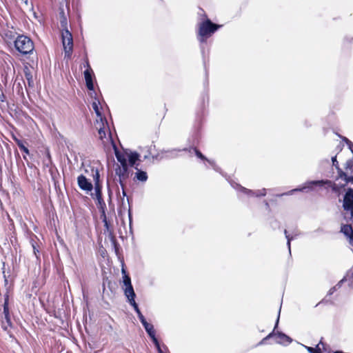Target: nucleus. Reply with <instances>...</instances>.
Returning a JSON list of instances; mask_svg holds the SVG:
<instances>
[{
    "label": "nucleus",
    "mask_w": 353,
    "mask_h": 353,
    "mask_svg": "<svg viewBox=\"0 0 353 353\" xmlns=\"http://www.w3.org/2000/svg\"><path fill=\"white\" fill-rule=\"evenodd\" d=\"M92 107L97 115V119H99V121L106 120L102 113L103 108L100 104L99 101L97 98H95L92 103Z\"/></svg>",
    "instance_id": "f8f14e48"
},
{
    "label": "nucleus",
    "mask_w": 353,
    "mask_h": 353,
    "mask_svg": "<svg viewBox=\"0 0 353 353\" xmlns=\"http://www.w3.org/2000/svg\"><path fill=\"white\" fill-rule=\"evenodd\" d=\"M343 141L346 143V144L348 145L349 149L353 153V143L345 137L343 139Z\"/></svg>",
    "instance_id": "c756f323"
},
{
    "label": "nucleus",
    "mask_w": 353,
    "mask_h": 353,
    "mask_svg": "<svg viewBox=\"0 0 353 353\" xmlns=\"http://www.w3.org/2000/svg\"><path fill=\"white\" fill-rule=\"evenodd\" d=\"M315 187L330 188H334L333 183L330 180L309 181L305 182L301 188H295L285 193L286 195H291L295 192H303L313 190Z\"/></svg>",
    "instance_id": "f03ea898"
},
{
    "label": "nucleus",
    "mask_w": 353,
    "mask_h": 353,
    "mask_svg": "<svg viewBox=\"0 0 353 353\" xmlns=\"http://www.w3.org/2000/svg\"><path fill=\"white\" fill-rule=\"evenodd\" d=\"M115 174L119 177V181L122 188H123V182L128 177V165H117L115 168ZM123 195H126L124 189H123Z\"/></svg>",
    "instance_id": "423d86ee"
},
{
    "label": "nucleus",
    "mask_w": 353,
    "mask_h": 353,
    "mask_svg": "<svg viewBox=\"0 0 353 353\" xmlns=\"http://www.w3.org/2000/svg\"><path fill=\"white\" fill-rule=\"evenodd\" d=\"M95 127L98 130L99 139L103 141V143L105 144L110 142L113 145L114 148H115L109 131L107 121L104 120L99 121V119H96Z\"/></svg>",
    "instance_id": "20e7f679"
},
{
    "label": "nucleus",
    "mask_w": 353,
    "mask_h": 353,
    "mask_svg": "<svg viewBox=\"0 0 353 353\" xmlns=\"http://www.w3.org/2000/svg\"><path fill=\"white\" fill-rule=\"evenodd\" d=\"M3 313L5 315V318L8 322H9V310H8V302L6 301L3 305Z\"/></svg>",
    "instance_id": "a878e982"
},
{
    "label": "nucleus",
    "mask_w": 353,
    "mask_h": 353,
    "mask_svg": "<svg viewBox=\"0 0 353 353\" xmlns=\"http://www.w3.org/2000/svg\"><path fill=\"white\" fill-rule=\"evenodd\" d=\"M123 285L122 288L132 286L131 283V279L129 276H123Z\"/></svg>",
    "instance_id": "b1692460"
},
{
    "label": "nucleus",
    "mask_w": 353,
    "mask_h": 353,
    "mask_svg": "<svg viewBox=\"0 0 353 353\" xmlns=\"http://www.w3.org/2000/svg\"><path fill=\"white\" fill-rule=\"evenodd\" d=\"M332 161L333 166H334L336 168L339 169V164H338V161H336V156L332 157Z\"/></svg>",
    "instance_id": "2f4dec72"
},
{
    "label": "nucleus",
    "mask_w": 353,
    "mask_h": 353,
    "mask_svg": "<svg viewBox=\"0 0 353 353\" xmlns=\"http://www.w3.org/2000/svg\"><path fill=\"white\" fill-rule=\"evenodd\" d=\"M220 26L213 23L210 19L201 22L199 26L198 39L201 43H205Z\"/></svg>",
    "instance_id": "f257e3e1"
},
{
    "label": "nucleus",
    "mask_w": 353,
    "mask_h": 353,
    "mask_svg": "<svg viewBox=\"0 0 353 353\" xmlns=\"http://www.w3.org/2000/svg\"><path fill=\"white\" fill-rule=\"evenodd\" d=\"M347 279H346V277H345L343 279H342L336 286L332 288L330 290H329V292L328 294L330 295V294H332L336 290L337 288H339L341 287V283H342L344 280H347Z\"/></svg>",
    "instance_id": "bb28decb"
},
{
    "label": "nucleus",
    "mask_w": 353,
    "mask_h": 353,
    "mask_svg": "<svg viewBox=\"0 0 353 353\" xmlns=\"http://www.w3.org/2000/svg\"><path fill=\"white\" fill-rule=\"evenodd\" d=\"M273 336L276 337V343H277L281 344L283 345H287L290 344L292 341L290 336H287L286 334H285L282 332H278L276 333L272 332V333L269 334L265 338H264L259 343V345L263 344V341L265 340L270 339V338L272 337Z\"/></svg>",
    "instance_id": "0eeeda50"
},
{
    "label": "nucleus",
    "mask_w": 353,
    "mask_h": 353,
    "mask_svg": "<svg viewBox=\"0 0 353 353\" xmlns=\"http://www.w3.org/2000/svg\"><path fill=\"white\" fill-rule=\"evenodd\" d=\"M279 320V315L278 316V318H277V319H276V325H275L274 329H275V328L277 327V325H278Z\"/></svg>",
    "instance_id": "c9c22d12"
},
{
    "label": "nucleus",
    "mask_w": 353,
    "mask_h": 353,
    "mask_svg": "<svg viewBox=\"0 0 353 353\" xmlns=\"http://www.w3.org/2000/svg\"><path fill=\"white\" fill-rule=\"evenodd\" d=\"M148 335L152 338L153 342L155 343L157 347H158L159 352H161L159 345L158 343V341L157 338L155 337V330L154 329V327L152 324H150L148 327H144Z\"/></svg>",
    "instance_id": "2eb2a0df"
},
{
    "label": "nucleus",
    "mask_w": 353,
    "mask_h": 353,
    "mask_svg": "<svg viewBox=\"0 0 353 353\" xmlns=\"http://www.w3.org/2000/svg\"><path fill=\"white\" fill-rule=\"evenodd\" d=\"M14 47L20 53L27 54L34 50V43L28 37L20 35L14 41Z\"/></svg>",
    "instance_id": "7ed1b4c3"
},
{
    "label": "nucleus",
    "mask_w": 353,
    "mask_h": 353,
    "mask_svg": "<svg viewBox=\"0 0 353 353\" xmlns=\"http://www.w3.org/2000/svg\"><path fill=\"white\" fill-rule=\"evenodd\" d=\"M284 233H285V237L287 239V245H288V249H289V252L290 253L291 252L290 242L296 236H298V234L295 233L294 235L290 236V234H288V232H287L286 230H285Z\"/></svg>",
    "instance_id": "4be33fe9"
},
{
    "label": "nucleus",
    "mask_w": 353,
    "mask_h": 353,
    "mask_svg": "<svg viewBox=\"0 0 353 353\" xmlns=\"http://www.w3.org/2000/svg\"><path fill=\"white\" fill-rule=\"evenodd\" d=\"M97 201H98L99 205H100V208L101 209V211H102V214L103 216V222L105 223V225L108 227V222L106 220V216H105V210H104L105 204L102 197H101L100 200H97Z\"/></svg>",
    "instance_id": "412c9836"
},
{
    "label": "nucleus",
    "mask_w": 353,
    "mask_h": 353,
    "mask_svg": "<svg viewBox=\"0 0 353 353\" xmlns=\"http://www.w3.org/2000/svg\"><path fill=\"white\" fill-rule=\"evenodd\" d=\"M141 323H142V325H143L144 327H148V325L150 324V323H148L146 321V320H145L144 321H141Z\"/></svg>",
    "instance_id": "72a5a7b5"
},
{
    "label": "nucleus",
    "mask_w": 353,
    "mask_h": 353,
    "mask_svg": "<svg viewBox=\"0 0 353 353\" xmlns=\"http://www.w3.org/2000/svg\"><path fill=\"white\" fill-rule=\"evenodd\" d=\"M115 150V155L117 157V161L121 163L120 165H127V155L126 152L125 154H121L119 153L116 147L114 148Z\"/></svg>",
    "instance_id": "6ab92c4d"
},
{
    "label": "nucleus",
    "mask_w": 353,
    "mask_h": 353,
    "mask_svg": "<svg viewBox=\"0 0 353 353\" xmlns=\"http://www.w3.org/2000/svg\"><path fill=\"white\" fill-rule=\"evenodd\" d=\"M26 79L28 81V84L29 87H32L34 85V81L32 79V77L30 75V73L26 74Z\"/></svg>",
    "instance_id": "cd10ccee"
},
{
    "label": "nucleus",
    "mask_w": 353,
    "mask_h": 353,
    "mask_svg": "<svg viewBox=\"0 0 353 353\" xmlns=\"http://www.w3.org/2000/svg\"><path fill=\"white\" fill-rule=\"evenodd\" d=\"M135 178L139 181L145 182L148 179V174L145 172L137 169Z\"/></svg>",
    "instance_id": "aec40b11"
},
{
    "label": "nucleus",
    "mask_w": 353,
    "mask_h": 353,
    "mask_svg": "<svg viewBox=\"0 0 353 353\" xmlns=\"http://www.w3.org/2000/svg\"><path fill=\"white\" fill-rule=\"evenodd\" d=\"M122 289H123V290L124 292L125 296L128 299V301L129 303L132 306L136 305L137 303H136L135 299H134L135 296H136V294H135V292L134 291L133 287L130 286V287H127V288H122Z\"/></svg>",
    "instance_id": "ddd939ff"
},
{
    "label": "nucleus",
    "mask_w": 353,
    "mask_h": 353,
    "mask_svg": "<svg viewBox=\"0 0 353 353\" xmlns=\"http://www.w3.org/2000/svg\"><path fill=\"white\" fill-rule=\"evenodd\" d=\"M135 310V312H137V316L140 320V321H144L145 320V317L143 316V315L142 314V313L141 312L139 307H138V305L136 304L132 306Z\"/></svg>",
    "instance_id": "393cba45"
},
{
    "label": "nucleus",
    "mask_w": 353,
    "mask_h": 353,
    "mask_svg": "<svg viewBox=\"0 0 353 353\" xmlns=\"http://www.w3.org/2000/svg\"><path fill=\"white\" fill-rule=\"evenodd\" d=\"M236 188H238V190L239 191H241L250 196H265L266 194V190L265 188L254 192L252 190L246 189L239 185H236Z\"/></svg>",
    "instance_id": "9b49d317"
},
{
    "label": "nucleus",
    "mask_w": 353,
    "mask_h": 353,
    "mask_svg": "<svg viewBox=\"0 0 353 353\" xmlns=\"http://www.w3.org/2000/svg\"><path fill=\"white\" fill-rule=\"evenodd\" d=\"M84 67H86V70L84 71V78L86 83V86L88 89L90 91L94 90V84L92 81V78L94 77V73L90 68L88 61L87 60L84 63Z\"/></svg>",
    "instance_id": "6e6552de"
},
{
    "label": "nucleus",
    "mask_w": 353,
    "mask_h": 353,
    "mask_svg": "<svg viewBox=\"0 0 353 353\" xmlns=\"http://www.w3.org/2000/svg\"><path fill=\"white\" fill-rule=\"evenodd\" d=\"M126 155H127V159L128 160L130 165L131 166H133L134 165V163H136V161L139 159V154L137 152H126Z\"/></svg>",
    "instance_id": "a211bd4d"
},
{
    "label": "nucleus",
    "mask_w": 353,
    "mask_h": 353,
    "mask_svg": "<svg viewBox=\"0 0 353 353\" xmlns=\"http://www.w3.org/2000/svg\"><path fill=\"white\" fill-rule=\"evenodd\" d=\"M325 346L326 345L321 341L316 345V350H318L319 352L321 353V352L322 350L326 351Z\"/></svg>",
    "instance_id": "c85d7f7f"
},
{
    "label": "nucleus",
    "mask_w": 353,
    "mask_h": 353,
    "mask_svg": "<svg viewBox=\"0 0 353 353\" xmlns=\"http://www.w3.org/2000/svg\"><path fill=\"white\" fill-rule=\"evenodd\" d=\"M341 232L349 239V243L353 246V229L350 225L346 224L341 226Z\"/></svg>",
    "instance_id": "4468645a"
},
{
    "label": "nucleus",
    "mask_w": 353,
    "mask_h": 353,
    "mask_svg": "<svg viewBox=\"0 0 353 353\" xmlns=\"http://www.w3.org/2000/svg\"><path fill=\"white\" fill-rule=\"evenodd\" d=\"M77 183L79 187L84 191L89 192L92 190V184L82 174L78 176Z\"/></svg>",
    "instance_id": "9d476101"
},
{
    "label": "nucleus",
    "mask_w": 353,
    "mask_h": 353,
    "mask_svg": "<svg viewBox=\"0 0 353 353\" xmlns=\"http://www.w3.org/2000/svg\"><path fill=\"white\" fill-rule=\"evenodd\" d=\"M14 141H16L17 145L19 146V148L23 151L26 154H29V150L23 145V142L17 139V138H14Z\"/></svg>",
    "instance_id": "5701e85b"
},
{
    "label": "nucleus",
    "mask_w": 353,
    "mask_h": 353,
    "mask_svg": "<svg viewBox=\"0 0 353 353\" xmlns=\"http://www.w3.org/2000/svg\"><path fill=\"white\" fill-rule=\"evenodd\" d=\"M345 180L347 182H353V163H349L343 173Z\"/></svg>",
    "instance_id": "dca6fc26"
},
{
    "label": "nucleus",
    "mask_w": 353,
    "mask_h": 353,
    "mask_svg": "<svg viewBox=\"0 0 353 353\" xmlns=\"http://www.w3.org/2000/svg\"><path fill=\"white\" fill-rule=\"evenodd\" d=\"M346 278L347 277H349L350 279H352L353 278V270H350L347 274V276H345Z\"/></svg>",
    "instance_id": "473e14b6"
},
{
    "label": "nucleus",
    "mask_w": 353,
    "mask_h": 353,
    "mask_svg": "<svg viewBox=\"0 0 353 353\" xmlns=\"http://www.w3.org/2000/svg\"><path fill=\"white\" fill-rule=\"evenodd\" d=\"M343 208L345 211L350 210L353 206V189L352 188L346 190L343 196Z\"/></svg>",
    "instance_id": "1a4fd4ad"
},
{
    "label": "nucleus",
    "mask_w": 353,
    "mask_h": 353,
    "mask_svg": "<svg viewBox=\"0 0 353 353\" xmlns=\"http://www.w3.org/2000/svg\"><path fill=\"white\" fill-rule=\"evenodd\" d=\"M94 180H95V195H96V199L97 200H100L101 197H102V196H101V188H100V186L98 184L99 178V172L97 170H96V172H95V174L94 175Z\"/></svg>",
    "instance_id": "f3484780"
},
{
    "label": "nucleus",
    "mask_w": 353,
    "mask_h": 353,
    "mask_svg": "<svg viewBox=\"0 0 353 353\" xmlns=\"http://www.w3.org/2000/svg\"><path fill=\"white\" fill-rule=\"evenodd\" d=\"M208 161L210 164L213 165V162H212V161H210V160H208Z\"/></svg>",
    "instance_id": "e433bc0d"
},
{
    "label": "nucleus",
    "mask_w": 353,
    "mask_h": 353,
    "mask_svg": "<svg viewBox=\"0 0 353 353\" xmlns=\"http://www.w3.org/2000/svg\"><path fill=\"white\" fill-rule=\"evenodd\" d=\"M62 43L65 54L70 56L73 48V39L72 34L68 30L62 32Z\"/></svg>",
    "instance_id": "39448f33"
},
{
    "label": "nucleus",
    "mask_w": 353,
    "mask_h": 353,
    "mask_svg": "<svg viewBox=\"0 0 353 353\" xmlns=\"http://www.w3.org/2000/svg\"><path fill=\"white\" fill-rule=\"evenodd\" d=\"M121 272H122V274H123V276H128L126 273V271L123 268L122 270H121Z\"/></svg>",
    "instance_id": "f704fd0d"
},
{
    "label": "nucleus",
    "mask_w": 353,
    "mask_h": 353,
    "mask_svg": "<svg viewBox=\"0 0 353 353\" xmlns=\"http://www.w3.org/2000/svg\"><path fill=\"white\" fill-rule=\"evenodd\" d=\"M194 152H195V154L197 156V157H199V158H200V159H201L203 160L206 159L205 157L198 150L194 149Z\"/></svg>",
    "instance_id": "7c9ffc66"
}]
</instances>
